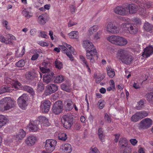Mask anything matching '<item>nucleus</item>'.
<instances>
[{
  "mask_svg": "<svg viewBox=\"0 0 153 153\" xmlns=\"http://www.w3.org/2000/svg\"><path fill=\"white\" fill-rule=\"evenodd\" d=\"M107 73L108 76L110 78H112L115 75V72L114 69L111 67L106 68Z\"/></svg>",
  "mask_w": 153,
  "mask_h": 153,
  "instance_id": "obj_31",
  "label": "nucleus"
},
{
  "mask_svg": "<svg viewBox=\"0 0 153 153\" xmlns=\"http://www.w3.org/2000/svg\"><path fill=\"white\" fill-rule=\"evenodd\" d=\"M81 128V125L79 123H76L75 125V128L77 130H79Z\"/></svg>",
  "mask_w": 153,
  "mask_h": 153,
  "instance_id": "obj_64",
  "label": "nucleus"
},
{
  "mask_svg": "<svg viewBox=\"0 0 153 153\" xmlns=\"http://www.w3.org/2000/svg\"><path fill=\"white\" fill-rule=\"evenodd\" d=\"M127 30L131 34H135L137 32L138 28L135 24H130L127 27Z\"/></svg>",
  "mask_w": 153,
  "mask_h": 153,
  "instance_id": "obj_21",
  "label": "nucleus"
},
{
  "mask_svg": "<svg viewBox=\"0 0 153 153\" xmlns=\"http://www.w3.org/2000/svg\"><path fill=\"white\" fill-rule=\"evenodd\" d=\"M39 56V55L38 53H36L33 55L31 58V60H35Z\"/></svg>",
  "mask_w": 153,
  "mask_h": 153,
  "instance_id": "obj_63",
  "label": "nucleus"
},
{
  "mask_svg": "<svg viewBox=\"0 0 153 153\" xmlns=\"http://www.w3.org/2000/svg\"><path fill=\"white\" fill-rule=\"evenodd\" d=\"M25 61L23 60H21L18 62L16 63V66L17 67H22L24 66L25 65Z\"/></svg>",
  "mask_w": 153,
  "mask_h": 153,
  "instance_id": "obj_48",
  "label": "nucleus"
},
{
  "mask_svg": "<svg viewBox=\"0 0 153 153\" xmlns=\"http://www.w3.org/2000/svg\"><path fill=\"white\" fill-rule=\"evenodd\" d=\"M143 6L145 8H149L153 6V2L151 1H149L144 4Z\"/></svg>",
  "mask_w": 153,
  "mask_h": 153,
  "instance_id": "obj_47",
  "label": "nucleus"
},
{
  "mask_svg": "<svg viewBox=\"0 0 153 153\" xmlns=\"http://www.w3.org/2000/svg\"><path fill=\"white\" fill-rule=\"evenodd\" d=\"M55 66L57 68L60 69L62 67V63L59 60L56 59L55 62Z\"/></svg>",
  "mask_w": 153,
  "mask_h": 153,
  "instance_id": "obj_45",
  "label": "nucleus"
},
{
  "mask_svg": "<svg viewBox=\"0 0 153 153\" xmlns=\"http://www.w3.org/2000/svg\"><path fill=\"white\" fill-rule=\"evenodd\" d=\"M83 46L86 50L87 58L90 60L91 63L95 62V59H97L98 56L96 48L93 43L88 40H84Z\"/></svg>",
  "mask_w": 153,
  "mask_h": 153,
  "instance_id": "obj_1",
  "label": "nucleus"
},
{
  "mask_svg": "<svg viewBox=\"0 0 153 153\" xmlns=\"http://www.w3.org/2000/svg\"><path fill=\"white\" fill-rule=\"evenodd\" d=\"M37 74L33 71H29L27 72L25 74L26 78L29 81H32L37 77Z\"/></svg>",
  "mask_w": 153,
  "mask_h": 153,
  "instance_id": "obj_18",
  "label": "nucleus"
},
{
  "mask_svg": "<svg viewBox=\"0 0 153 153\" xmlns=\"http://www.w3.org/2000/svg\"><path fill=\"white\" fill-rule=\"evenodd\" d=\"M126 8L131 14L135 13L138 10V6L134 4H129L126 7Z\"/></svg>",
  "mask_w": 153,
  "mask_h": 153,
  "instance_id": "obj_20",
  "label": "nucleus"
},
{
  "mask_svg": "<svg viewBox=\"0 0 153 153\" xmlns=\"http://www.w3.org/2000/svg\"><path fill=\"white\" fill-rule=\"evenodd\" d=\"M8 122L7 119L5 116L0 115V128L6 124Z\"/></svg>",
  "mask_w": 153,
  "mask_h": 153,
  "instance_id": "obj_28",
  "label": "nucleus"
},
{
  "mask_svg": "<svg viewBox=\"0 0 153 153\" xmlns=\"http://www.w3.org/2000/svg\"><path fill=\"white\" fill-rule=\"evenodd\" d=\"M59 139L62 141H65L67 139V136L66 133H63L59 134L58 136Z\"/></svg>",
  "mask_w": 153,
  "mask_h": 153,
  "instance_id": "obj_44",
  "label": "nucleus"
},
{
  "mask_svg": "<svg viewBox=\"0 0 153 153\" xmlns=\"http://www.w3.org/2000/svg\"><path fill=\"white\" fill-rule=\"evenodd\" d=\"M99 28L98 26L97 25H94L91 27L89 30V34L91 35L93 33L97 31Z\"/></svg>",
  "mask_w": 153,
  "mask_h": 153,
  "instance_id": "obj_34",
  "label": "nucleus"
},
{
  "mask_svg": "<svg viewBox=\"0 0 153 153\" xmlns=\"http://www.w3.org/2000/svg\"><path fill=\"white\" fill-rule=\"evenodd\" d=\"M22 13L27 18H29L32 16L31 15V13L28 12L26 9H25L22 11Z\"/></svg>",
  "mask_w": 153,
  "mask_h": 153,
  "instance_id": "obj_43",
  "label": "nucleus"
},
{
  "mask_svg": "<svg viewBox=\"0 0 153 153\" xmlns=\"http://www.w3.org/2000/svg\"><path fill=\"white\" fill-rule=\"evenodd\" d=\"M36 140V138L33 136L28 137L25 140V143L28 146H31L35 144Z\"/></svg>",
  "mask_w": 153,
  "mask_h": 153,
  "instance_id": "obj_19",
  "label": "nucleus"
},
{
  "mask_svg": "<svg viewBox=\"0 0 153 153\" xmlns=\"http://www.w3.org/2000/svg\"><path fill=\"white\" fill-rule=\"evenodd\" d=\"M152 120L148 118L142 120L139 123V128L143 129H147L152 125Z\"/></svg>",
  "mask_w": 153,
  "mask_h": 153,
  "instance_id": "obj_9",
  "label": "nucleus"
},
{
  "mask_svg": "<svg viewBox=\"0 0 153 153\" xmlns=\"http://www.w3.org/2000/svg\"><path fill=\"white\" fill-rule=\"evenodd\" d=\"M144 101L142 100H140L138 102V106L136 107V109L137 110H140L144 106Z\"/></svg>",
  "mask_w": 153,
  "mask_h": 153,
  "instance_id": "obj_50",
  "label": "nucleus"
},
{
  "mask_svg": "<svg viewBox=\"0 0 153 153\" xmlns=\"http://www.w3.org/2000/svg\"><path fill=\"white\" fill-rule=\"evenodd\" d=\"M153 53V47L150 45L146 47L144 50L142 56L144 57L147 58Z\"/></svg>",
  "mask_w": 153,
  "mask_h": 153,
  "instance_id": "obj_16",
  "label": "nucleus"
},
{
  "mask_svg": "<svg viewBox=\"0 0 153 153\" xmlns=\"http://www.w3.org/2000/svg\"><path fill=\"white\" fill-rule=\"evenodd\" d=\"M78 33L77 31H73L69 34V36L71 38L77 39L78 37Z\"/></svg>",
  "mask_w": 153,
  "mask_h": 153,
  "instance_id": "obj_42",
  "label": "nucleus"
},
{
  "mask_svg": "<svg viewBox=\"0 0 153 153\" xmlns=\"http://www.w3.org/2000/svg\"><path fill=\"white\" fill-rule=\"evenodd\" d=\"M41 36L43 38L47 39L48 37V36L45 33V32L44 31H41L40 33Z\"/></svg>",
  "mask_w": 153,
  "mask_h": 153,
  "instance_id": "obj_59",
  "label": "nucleus"
},
{
  "mask_svg": "<svg viewBox=\"0 0 153 153\" xmlns=\"http://www.w3.org/2000/svg\"><path fill=\"white\" fill-rule=\"evenodd\" d=\"M102 34L101 31L99 30L97 33L94 36V39L96 40L100 38V37Z\"/></svg>",
  "mask_w": 153,
  "mask_h": 153,
  "instance_id": "obj_55",
  "label": "nucleus"
},
{
  "mask_svg": "<svg viewBox=\"0 0 153 153\" xmlns=\"http://www.w3.org/2000/svg\"><path fill=\"white\" fill-rule=\"evenodd\" d=\"M38 119L39 120V123H41L44 126L47 127L49 126L50 124L48 120L45 117L40 116L38 117Z\"/></svg>",
  "mask_w": 153,
  "mask_h": 153,
  "instance_id": "obj_23",
  "label": "nucleus"
},
{
  "mask_svg": "<svg viewBox=\"0 0 153 153\" xmlns=\"http://www.w3.org/2000/svg\"><path fill=\"white\" fill-rule=\"evenodd\" d=\"M98 103H99V108L100 109H102L105 106V102L104 100H100L99 101Z\"/></svg>",
  "mask_w": 153,
  "mask_h": 153,
  "instance_id": "obj_51",
  "label": "nucleus"
},
{
  "mask_svg": "<svg viewBox=\"0 0 153 153\" xmlns=\"http://www.w3.org/2000/svg\"><path fill=\"white\" fill-rule=\"evenodd\" d=\"M6 36L7 39L6 41V44H9L12 42L11 41L9 40V39L13 40H16L15 37L11 34H8Z\"/></svg>",
  "mask_w": 153,
  "mask_h": 153,
  "instance_id": "obj_35",
  "label": "nucleus"
},
{
  "mask_svg": "<svg viewBox=\"0 0 153 153\" xmlns=\"http://www.w3.org/2000/svg\"><path fill=\"white\" fill-rule=\"evenodd\" d=\"M44 14H42L38 17V21L40 25H44L46 23V20Z\"/></svg>",
  "mask_w": 153,
  "mask_h": 153,
  "instance_id": "obj_30",
  "label": "nucleus"
},
{
  "mask_svg": "<svg viewBox=\"0 0 153 153\" xmlns=\"http://www.w3.org/2000/svg\"><path fill=\"white\" fill-rule=\"evenodd\" d=\"M143 27L148 32L151 31L150 33H152L153 32V25L148 22L144 23Z\"/></svg>",
  "mask_w": 153,
  "mask_h": 153,
  "instance_id": "obj_27",
  "label": "nucleus"
},
{
  "mask_svg": "<svg viewBox=\"0 0 153 153\" xmlns=\"http://www.w3.org/2000/svg\"><path fill=\"white\" fill-rule=\"evenodd\" d=\"M64 127L66 129H70L73 124L74 119L73 116L70 114L64 115L62 117Z\"/></svg>",
  "mask_w": 153,
  "mask_h": 153,
  "instance_id": "obj_5",
  "label": "nucleus"
},
{
  "mask_svg": "<svg viewBox=\"0 0 153 153\" xmlns=\"http://www.w3.org/2000/svg\"><path fill=\"white\" fill-rule=\"evenodd\" d=\"M104 75L98 76L97 77V79L96 80V83H99L104 78Z\"/></svg>",
  "mask_w": 153,
  "mask_h": 153,
  "instance_id": "obj_56",
  "label": "nucleus"
},
{
  "mask_svg": "<svg viewBox=\"0 0 153 153\" xmlns=\"http://www.w3.org/2000/svg\"><path fill=\"white\" fill-rule=\"evenodd\" d=\"M16 102L10 97H5L0 101V109L7 110L15 106Z\"/></svg>",
  "mask_w": 153,
  "mask_h": 153,
  "instance_id": "obj_3",
  "label": "nucleus"
},
{
  "mask_svg": "<svg viewBox=\"0 0 153 153\" xmlns=\"http://www.w3.org/2000/svg\"><path fill=\"white\" fill-rule=\"evenodd\" d=\"M130 23L127 22H126L122 24L121 25V27L122 28H126L127 29L128 27L129 26Z\"/></svg>",
  "mask_w": 153,
  "mask_h": 153,
  "instance_id": "obj_61",
  "label": "nucleus"
},
{
  "mask_svg": "<svg viewBox=\"0 0 153 153\" xmlns=\"http://www.w3.org/2000/svg\"><path fill=\"white\" fill-rule=\"evenodd\" d=\"M128 141L127 139L124 137H122L120 138L119 143L118 146H119L120 149H123L128 146Z\"/></svg>",
  "mask_w": 153,
  "mask_h": 153,
  "instance_id": "obj_22",
  "label": "nucleus"
},
{
  "mask_svg": "<svg viewBox=\"0 0 153 153\" xmlns=\"http://www.w3.org/2000/svg\"><path fill=\"white\" fill-rule=\"evenodd\" d=\"M70 11L71 13L73 14L75 13V10H76V8L75 6L74 5H71L70 7Z\"/></svg>",
  "mask_w": 153,
  "mask_h": 153,
  "instance_id": "obj_58",
  "label": "nucleus"
},
{
  "mask_svg": "<svg viewBox=\"0 0 153 153\" xmlns=\"http://www.w3.org/2000/svg\"><path fill=\"white\" fill-rule=\"evenodd\" d=\"M69 50L68 49L65 52V54L70 58V59L71 61H73L74 59L71 53H72L74 54H75V53L74 52V48L72 47H69Z\"/></svg>",
  "mask_w": 153,
  "mask_h": 153,
  "instance_id": "obj_25",
  "label": "nucleus"
},
{
  "mask_svg": "<svg viewBox=\"0 0 153 153\" xmlns=\"http://www.w3.org/2000/svg\"><path fill=\"white\" fill-rule=\"evenodd\" d=\"M67 103L66 105V106L68 108L67 110L68 111L71 110L73 108V106L72 105V104H73L71 100L68 99L67 101Z\"/></svg>",
  "mask_w": 153,
  "mask_h": 153,
  "instance_id": "obj_46",
  "label": "nucleus"
},
{
  "mask_svg": "<svg viewBox=\"0 0 153 153\" xmlns=\"http://www.w3.org/2000/svg\"><path fill=\"white\" fill-rule=\"evenodd\" d=\"M26 134L25 132L23 129H20L16 135V138L19 140H22L25 137Z\"/></svg>",
  "mask_w": 153,
  "mask_h": 153,
  "instance_id": "obj_29",
  "label": "nucleus"
},
{
  "mask_svg": "<svg viewBox=\"0 0 153 153\" xmlns=\"http://www.w3.org/2000/svg\"><path fill=\"white\" fill-rule=\"evenodd\" d=\"M52 112L56 115L61 113L63 110L62 102L61 101L56 102L53 104L52 108Z\"/></svg>",
  "mask_w": 153,
  "mask_h": 153,
  "instance_id": "obj_8",
  "label": "nucleus"
},
{
  "mask_svg": "<svg viewBox=\"0 0 153 153\" xmlns=\"http://www.w3.org/2000/svg\"><path fill=\"white\" fill-rule=\"evenodd\" d=\"M139 11L140 15H144L146 13V11L145 9L141 8L139 9Z\"/></svg>",
  "mask_w": 153,
  "mask_h": 153,
  "instance_id": "obj_54",
  "label": "nucleus"
},
{
  "mask_svg": "<svg viewBox=\"0 0 153 153\" xmlns=\"http://www.w3.org/2000/svg\"><path fill=\"white\" fill-rule=\"evenodd\" d=\"M23 89L25 91L30 94L32 95L34 94V91L33 89L27 85H25L23 87Z\"/></svg>",
  "mask_w": 153,
  "mask_h": 153,
  "instance_id": "obj_33",
  "label": "nucleus"
},
{
  "mask_svg": "<svg viewBox=\"0 0 153 153\" xmlns=\"http://www.w3.org/2000/svg\"><path fill=\"white\" fill-rule=\"evenodd\" d=\"M79 57L81 61L83 62V65L84 67L88 64L86 59L83 56L80 55Z\"/></svg>",
  "mask_w": 153,
  "mask_h": 153,
  "instance_id": "obj_52",
  "label": "nucleus"
},
{
  "mask_svg": "<svg viewBox=\"0 0 153 153\" xmlns=\"http://www.w3.org/2000/svg\"><path fill=\"white\" fill-rule=\"evenodd\" d=\"M148 113L146 111H142L136 113L133 115L131 118V120L134 122H137L147 116Z\"/></svg>",
  "mask_w": 153,
  "mask_h": 153,
  "instance_id": "obj_10",
  "label": "nucleus"
},
{
  "mask_svg": "<svg viewBox=\"0 0 153 153\" xmlns=\"http://www.w3.org/2000/svg\"><path fill=\"white\" fill-rule=\"evenodd\" d=\"M61 88L62 90L67 92H68L70 91L69 86L65 84H63L61 85Z\"/></svg>",
  "mask_w": 153,
  "mask_h": 153,
  "instance_id": "obj_49",
  "label": "nucleus"
},
{
  "mask_svg": "<svg viewBox=\"0 0 153 153\" xmlns=\"http://www.w3.org/2000/svg\"><path fill=\"white\" fill-rule=\"evenodd\" d=\"M105 119L108 122L110 123L111 122V119L107 113H105Z\"/></svg>",
  "mask_w": 153,
  "mask_h": 153,
  "instance_id": "obj_57",
  "label": "nucleus"
},
{
  "mask_svg": "<svg viewBox=\"0 0 153 153\" xmlns=\"http://www.w3.org/2000/svg\"><path fill=\"white\" fill-rule=\"evenodd\" d=\"M60 150L62 153H71L72 151L71 145L69 143L62 144L60 146Z\"/></svg>",
  "mask_w": 153,
  "mask_h": 153,
  "instance_id": "obj_15",
  "label": "nucleus"
},
{
  "mask_svg": "<svg viewBox=\"0 0 153 153\" xmlns=\"http://www.w3.org/2000/svg\"><path fill=\"white\" fill-rule=\"evenodd\" d=\"M38 123H39L38 121H30L28 125L30 131L32 132H35L40 129V128L38 125Z\"/></svg>",
  "mask_w": 153,
  "mask_h": 153,
  "instance_id": "obj_12",
  "label": "nucleus"
},
{
  "mask_svg": "<svg viewBox=\"0 0 153 153\" xmlns=\"http://www.w3.org/2000/svg\"><path fill=\"white\" fill-rule=\"evenodd\" d=\"M120 150L122 153H131L132 152L131 149L129 146L123 148L122 149H121Z\"/></svg>",
  "mask_w": 153,
  "mask_h": 153,
  "instance_id": "obj_36",
  "label": "nucleus"
},
{
  "mask_svg": "<svg viewBox=\"0 0 153 153\" xmlns=\"http://www.w3.org/2000/svg\"><path fill=\"white\" fill-rule=\"evenodd\" d=\"M47 90L45 92L47 93L46 95H49L54 93L58 88V86L55 84H51L46 87Z\"/></svg>",
  "mask_w": 153,
  "mask_h": 153,
  "instance_id": "obj_13",
  "label": "nucleus"
},
{
  "mask_svg": "<svg viewBox=\"0 0 153 153\" xmlns=\"http://www.w3.org/2000/svg\"><path fill=\"white\" fill-rule=\"evenodd\" d=\"M43 73L45 74L43 75V81L44 82L48 84L53 81L55 78L54 73L49 68L42 67L41 68Z\"/></svg>",
  "mask_w": 153,
  "mask_h": 153,
  "instance_id": "obj_4",
  "label": "nucleus"
},
{
  "mask_svg": "<svg viewBox=\"0 0 153 153\" xmlns=\"http://www.w3.org/2000/svg\"><path fill=\"white\" fill-rule=\"evenodd\" d=\"M51 103L48 100H45L43 101L40 106L42 112L46 113L49 111Z\"/></svg>",
  "mask_w": 153,
  "mask_h": 153,
  "instance_id": "obj_14",
  "label": "nucleus"
},
{
  "mask_svg": "<svg viewBox=\"0 0 153 153\" xmlns=\"http://www.w3.org/2000/svg\"><path fill=\"white\" fill-rule=\"evenodd\" d=\"M133 21L136 24H139L141 23V21L140 19L138 18H134L133 19Z\"/></svg>",
  "mask_w": 153,
  "mask_h": 153,
  "instance_id": "obj_62",
  "label": "nucleus"
},
{
  "mask_svg": "<svg viewBox=\"0 0 153 153\" xmlns=\"http://www.w3.org/2000/svg\"><path fill=\"white\" fill-rule=\"evenodd\" d=\"M106 30L109 33H119L120 31L119 28L111 22L107 25Z\"/></svg>",
  "mask_w": 153,
  "mask_h": 153,
  "instance_id": "obj_11",
  "label": "nucleus"
},
{
  "mask_svg": "<svg viewBox=\"0 0 153 153\" xmlns=\"http://www.w3.org/2000/svg\"><path fill=\"white\" fill-rule=\"evenodd\" d=\"M10 82L13 86L15 88L19 89V88L21 84L17 81L14 80H12Z\"/></svg>",
  "mask_w": 153,
  "mask_h": 153,
  "instance_id": "obj_40",
  "label": "nucleus"
},
{
  "mask_svg": "<svg viewBox=\"0 0 153 153\" xmlns=\"http://www.w3.org/2000/svg\"><path fill=\"white\" fill-rule=\"evenodd\" d=\"M119 36L112 35L107 37V40L111 43L117 45Z\"/></svg>",
  "mask_w": 153,
  "mask_h": 153,
  "instance_id": "obj_24",
  "label": "nucleus"
},
{
  "mask_svg": "<svg viewBox=\"0 0 153 153\" xmlns=\"http://www.w3.org/2000/svg\"><path fill=\"white\" fill-rule=\"evenodd\" d=\"M12 90L11 88L8 86H5L2 87L1 90L0 94H3L5 92H8L11 91Z\"/></svg>",
  "mask_w": 153,
  "mask_h": 153,
  "instance_id": "obj_32",
  "label": "nucleus"
},
{
  "mask_svg": "<svg viewBox=\"0 0 153 153\" xmlns=\"http://www.w3.org/2000/svg\"><path fill=\"white\" fill-rule=\"evenodd\" d=\"M64 79V76L62 75H58L56 77L54 82L55 83H59L62 82Z\"/></svg>",
  "mask_w": 153,
  "mask_h": 153,
  "instance_id": "obj_38",
  "label": "nucleus"
},
{
  "mask_svg": "<svg viewBox=\"0 0 153 153\" xmlns=\"http://www.w3.org/2000/svg\"><path fill=\"white\" fill-rule=\"evenodd\" d=\"M28 100V96L27 94H23L17 99L18 104L21 108L25 109L27 105V101Z\"/></svg>",
  "mask_w": 153,
  "mask_h": 153,
  "instance_id": "obj_6",
  "label": "nucleus"
},
{
  "mask_svg": "<svg viewBox=\"0 0 153 153\" xmlns=\"http://www.w3.org/2000/svg\"><path fill=\"white\" fill-rule=\"evenodd\" d=\"M2 23L3 26L5 27L7 30H10V26L7 25L8 22L7 21L5 20H3Z\"/></svg>",
  "mask_w": 153,
  "mask_h": 153,
  "instance_id": "obj_53",
  "label": "nucleus"
},
{
  "mask_svg": "<svg viewBox=\"0 0 153 153\" xmlns=\"http://www.w3.org/2000/svg\"><path fill=\"white\" fill-rule=\"evenodd\" d=\"M44 89V85L41 82H39L37 85V90L38 92H42Z\"/></svg>",
  "mask_w": 153,
  "mask_h": 153,
  "instance_id": "obj_39",
  "label": "nucleus"
},
{
  "mask_svg": "<svg viewBox=\"0 0 153 153\" xmlns=\"http://www.w3.org/2000/svg\"><path fill=\"white\" fill-rule=\"evenodd\" d=\"M117 55L118 58L123 63L126 65L131 64L134 59L132 56L129 54L127 51L124 49H119L117 52Z\"/></svg>",
  "mask_w": 153,
  "mask_h": 153,
  "instance_id": "obj_2",
  "label": "nucleus"
},
{
  "mask_svg": "<svg viewBox=\"0 0 153 153\" xmlns=\"http://www.w3.org/2000/svg\"><path fill=\"white\" fill-rule=\"evenodd\" d=\"M114 11L116 14L122 16L125 15L128 13L126 7H123L120 6H118L116 7L114 9Z\"/></svg>",
  "mask_w": 153,
  "mask_h": 153,
  "instance_id": "obj_17",
  "label": "nucleus"
},
{
  "mask_svg": "<svg viewBox=\"0 0 153 153\" xmlns=\"http://www.w3.org/2000/svg\"><path fill=\"white\" fill-rule=\"evenodd\" d=\"M147 100L149 102L153 101V92H149L147 93L145 96Z\"/></svg>",
  "mask_w": 153,
  "mask_h": 153,
  "instance_id": "obj_37",
  "label": "nucleus"
},
{
  "mask_svg": "<svg viewBox=\"0 0 153 153\" xmlns=\"http://www.w3.org/2000/svg\"><path fill=\"white\" fill-rule=\"evenodd\" d=\"M25 53V47L23 46L22 50L21 53H19L18 50H17L16 52L15 56L17 58L23 56Z\"/></svg>",
  "mask_w": 153,
  "mask_h": 153,
  "instance_id": "obj_41",
  "label": "nucleus"
},
{
  "mask_svg": "<svg viewBox=\"0 0 153 153\" xmlns=\"http://www.w3.org/2000/svg\"><path fill=\"white\" fill-rule=\"evenodd\" d=\"M57 141L53 139H48L46 140L45 147L49 152H52L55 149Z\"/></svg>",
  "mask_w": 153,
  "mask_h": 153,
  "instance_id": "obj_7",
  "label": "nucleus"
},
{
  "mask_svg": "<svg viewBox=\"0 0 153 153\" xmlns=\"http://www.w3.org/2000/svg\"><path fill=\"white\" fill-rule=\"evenodd\" d=\"M127 41L124 38L119 36L117 45L123 46L127 44Z\"/></svg>",
  "mask_w": 153,
  "mask_h": 153,
  "instance_id": "obj_26",
  "label": "nucleus"
},
{
  "mask_svg": "<svg viewBox=\"0 0 153 153\" xmlns=\"http://www.w3.org/2000/svg\"><path fill=\"white\" fill-rule=\"evenodd\" d=\"M130 141L132 145L134 146H135L137 143V141L136 139H130Z\"/></svg>",
  "mask_w": 153,
  "mask_h": 153,
  "instance_id": "obj_60",
  "label": "nucleus"
}]
</instances>
